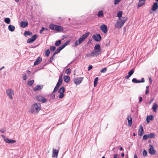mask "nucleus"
Instances as JSON below:
<instances>
[{
    "label": "nucleus",
    "instance_id": "obj_35",
    "mask_svg": "<svg viewBox=\"0 0 158 158\" xmlns=\"http://www.w3.org/2000/svg\"><path fill=\"white\" fill-rule=\"evenodd\" d=\"M34 82V80H31L29 81L27 83V85H28L32 86Z\"/></svg>",
    "mask_w": 158,
    "mask_h": 158
},
{
    "label": "nucleus",
    "instance_id": "obj_53",
    "mask_svg": "<svg viewBox=\"0 0 158 158\" xmlns=\"http://www.w3.org/2000/svg\"><path fill=\"white\" fill-rule=\"evenodd\" d=\"M142 100V98L141 97H140L139 98V102L140 103Z\"/></svg>",
    "mask_w": 158,
    "mask_h": 158
},
{
    "label": "nucleus",
    "instance_id": "obj_64",
    "mask_svg": "<svg viewBox=\"0 0 158 158\" xmlns=\"http://www.w3.org/2000/svg\"><path fill=\"white\" fill-rule=\"evenodd\" d=\"M52 61H53V60H51V59L50 58V60H49V62L51 63V62H52Z\"/></svg>",
    "mask_w": 158,
    "mask_h": 158
},
{
    "label": "nucleus",
    "instance_id": "obj_8",
    "mask_svg": "<svg viewBox=\"0 0 158 158\" xmlns=\"http://www.w3.org/2000/svg\"><path fill=\"white\" fill-rule=\"evenodd\" d=\"M127 20V18H125L123 20H122V19H121V20L117 21L115 24V27L118 28H121L123 26Z\"/></svg>",
    "mask_w": 158,
    "mask_h": 158
},
{
    "label": "nucleus",
    "instance_id": "obj_7",
    "mask_svg": "<svg viewBox=\"0 0 158 158\" xmlns=\"http://www.w3.org/2000/svg\"><path fill=\"white\" fill-rule=\"evenodd\" d=\"M63 75L61 74L59 76V79L52 93H55L57 91L60 86L62 84L63 82Z\"/></svg>",
    "mask_w": 158,
    "mask_h": 158
},
{
    "label": "nucleus",
    "instance_id": "obj_37",
    "mask_svg": "<svg viewBox=\"0 0 158 158\" xmlns=\"http://www.w3.org/2000/svg\"><path fill=\"white\" fill-rule=\"evenodd\" d=\"M10 19L8 18H6L4 20L5 22L7 24L10 23Z\"/></svg>",
    "mask_w": 158,
    "mask_h": 158
},
{
    "label": "nucleus",
    "instance_id": "obj_24",
    "mask_svg": "<svg viewBox=\"0 0 158 158\" xmlns=\"http://www.w3.org/2000/svg\"><path fill=\"white\" fill-rule=\"evenodd\" d=\"M127 120L128 121V125L130 127H131L132 124V118L131 117V115H129L127 117Z\"/></svg>",
    "mask_w": 158,
    "mask_h": 158
},
{
    "label": "nucleus",
    "instance_id": "obj_17",
    "mask_svg": "<svg viewBox=\"0 0 158 158\" xmlns=\"http://www.w3.org/2000/svg\"><path fill=\"white\" fill-rule=\"evenodd\" d=\"M100 29L104 33H106L107 31V27L105 24H103L101 26Z\"/></svg>",
    "mask_w": 158,
    "mask_h": 158
},
{
    "label": "nucleus",
    "instance_id": "obj_58",
    "mask_svg": "<svg viewBox=\"0 0 158 158\" xmlns=\"http://www.w3.org/2000/svg\"><path fill=\"white\" fill-rule=\"evenodd\" d=\"M27 73L28 74H31V72H30V71H29V70H27Z\"/></svg>",
    "mask_w": 158,
    "mask_h": 158
},
{
    "label": "nucleus",
    "instance_id": "obj_50",
    "mask_svg": "<svg viewBox=\"0 0 158 158\" xmlns=\"http://www.w3.org/2000/svg\"><path fill=\"white\" fill-rule=\"evenodd\" d=\"M145 81V80L144 78H142L141 79V81H139V83L141 82H144Z\"/></svg>",
    "mask_w": 158,
    "mask_h": 158
},
{
    "label": "nucleus",
    "instance_id": "obj_19",
    "mask_svg": "<svg viewBox=\"0 0 158 158\" xmlns=\"http://www.w3.org/2000/svg\"><path fill=\"white\" fill-rule=\"evenodd\" d=\"M43 88V86L40 85H37L35 86L33 89V90L35 92H37L41 90Z\"/></svg>",
    "mask_w": 158,
    "mask_h": 158
},
{
    "label": "nucleus",
    "instance_id": "obj_47",
    "mask_svg": "<svg viewBox=\"0 0 158 158\" xmlns=\"http://www.w3.org/2000/svg\"><path fill=\"white\" fill-rule=\"evenodd\" d=\"M143 154L144 156H146L147 155V153L146 150H144L143 151Z\"/></svg>",
    "mask_w": 158,
    "mask_h": 158
},
{
    "label": "nucleus",
    "instance_id": "obj_21",
    "mask_svg": "<svg viewBox=\"0 0 158 158\" xmlns=\"http://www.w3.org/2000/svg\"><path fill=\"white\" fill-rule=\"evenodd\" d=\"M146 0H139V3L137 5V8L141 7L145 4Z\"/></svg>",
    "mask_w": 158,
    "mask_h": 158
},
{
    "label": "nucleus",
    "instance_id": "obj_4",
    "mask_svg": "<svg viewBox=\"0 0 158 158\" xmlns=\"http://www.w3.org/2000/svg\"><path fill=\"white\" fill-rule=\"evenodd\" d=\"M89 34V32H88L82 35L78 41H76L74 44L75 46H77L82 43L87 38Z\"/></svg>",
    "mask_w": 158,
    "mask_h": 158
},
{
    "label": "nucleus",
    "instance_id": "obj_14",
    "mask_svg": "<svg viewBox=\"0 0 158 158\" xmlns=\"http://www.w3.org/2000/svg\"><path fill=\"white\" fill-rule=\"evenodd\" d=\"M59 150L53 148L52 149V157L53 158H57L58 156V154Z\"/></svg>",
    "mask_w": 158,
    "mask_h": 158
},
{
    "label": "nucleus",
    "instance_id": "obj_13",
    "mask_svg": "<svg viewBox=\"0 0 158 158\" xmlns=\"http://www.w3.org/2000/svg\"><path fill=\"white\" fill-rule=\"evenodd\" d=\"M93 38L97 41H99L102 39V37L100 34H96L92 36Z\"/></svg>",
    "mask_w": 158,
    "mask_h": 158
},
{
    "label": "nucleus",
    "instance_id": "obj_32",
    "mask_svg": "<svg viewBox=\"0 0 158 158\" xmlns=\"http://www.w3.org/2000/svg\"><path fill=\"white\" fill-rule=\"evenodd\" d=\"M65 91L64 88V87H62L59 89L58 92L59 93H64Z\"/></svg>",
    "mask_w": 158,
    "mask_h": 158
},
{
    "label": "nucleus",
    "instance_id": "obj_12",
    "mask_svg": "<svg viewBox=\"0 0 158 158\" xmlns=\"http://www.w3.org/2000/svg\"><path fill=\"white\" fill-rule=\"evenodd\" d=\"M156 135L153 133H151L148 134L144 135L143 136V140H146L148 138H155Z\"/></svg>",
    "mask_w": 158,
    "mask_h": 158
},
{
    "label": "nucleus",
    "instance_id": "obj_23",
    "mask_svg": "<svg viewBox=\"0 0 158 158\" xmlns=\"http://www.w3.org/2000/svg\"><path fill=\"white\" fill-rule=\"evenodd\" d=\"M42 61V58L40 57H38L36 60L34 62V65H36L39 64Z\"/></svg>",
    "mask_w": 158,
    "mask_h": 158
},
{
    "label": "nucleus",
    "instance_id": "obj_28",
    "mask_svg": "<svg viewBox=\"0 0 158 158\" xmlns=\"http://www.w3.org/2000/svg\"><path fill=\"white\" fill-rule=\"evenodd\" d=\"M64 80L65 82L68 83L70 80V77L68 76H65L64 77Z\"/></svg>",
    "mask_w": 158,
    "mask_h": 158
},
{
    "label": "nucleus",
    "instance_id": "obj_48",
    "mask_svg": "<svg viewBox=\"0 0 158 158\" xmlns=\"http://www.w3.org/2000/svg\"><path fill=\"white\" fill-rule=\"evenodd\" d=\"M64 96V93H60V95H59L58 97L59 98H61L63 97Z\"/></svg>",
    "mask_w": 158,
    "mask_h": 158
},
{
    "label": "nucleus",
    "instance_id": "obj_41",
    "mask_svg": "<svg viewBox=\"0 0 158 158\" xmlns=\"http://www.w3.org/2000/svg\"><path fill=\"white\" fill-rule=\"evenodd\" d=\"M71 70L69 68L65 70V73H66L67 74H69V73H71Z\"/></svg>",
    "mask_w": 158,
    "mask_h": 158
},
{
    "label": "nucleus",
    "instance_id": "obj_25",
    "mask_svg": "<svg viewBox=\"0 0 158 158\" xmlns=\"http://www.w3.org/2000/svg\"><path fill=\"white\" fill-rule=\"evenodd\" d=\"M28 25V23L25 21H22L20 23V26L23 28L27 27Z\"/></svg>",
    "mask_w": 158,
    "mask_h": 158
},
{
    "label": "nucleus",
    "instance_id": "obj_1",
    "mask_svg": "<svg viewBox=\"0 0 158 158\" xmlns=\"http://www.w3.org/2000/svg\"><path fill=\"white\" fill-rule=\"evenodd\" d=\"M102 52V49H101V46L99 44H96L95 45L94 48V50L92 51L91 54L87 55V56H94L99 55Z\"/></svg>",
    "mask_w": 158,
    "mask_h": 158
},
{
    "label": "nucleus",
    "instance_id": "obj_3",
    "mask_svg": "<svg viewBox=\"0 0 158 158\" xmlns=\"http://www.w3.org/2000/svg\"><path fill=\"white\" fill-rule=\"evenodd\" d=\"M70 41L69 40L63 44L58 47L54 52L52 56L50 58L51 60H53L55 58V55L59 53L60 51L66 47L70 43Z\"/></svg>",
    "mask_w": 158,
    "mask_h": 158
},
{
    "label": "nucleus",
    "instance_id": "obj_27",
    "mask_svg": "<svg viewBox=\"0 0 158 158\" xmlns=\"http://www.w3.org/2000/svg\"><path fill=\"white\" fill-rule=\"evenodd\" d=\"M123 15V12L122 11H119L117 13V16L118 17V20H121V17H122Z\"/></svg>",
    "mask_w": 158,
    "mask_h": 158
},
{
    "label": "nucleus",
    "instance_id": "obj_49",
    "mask_svg": "<svg viewBox=\"0 0 158 158\" xmlns=\"http://www.w3.org/2000/svg\"><path fill=\"white\" fill-rule=\"evenodd\" d=\"M93 67L92 65H89L88 68V70L89 71Z\"/></svg>",
    "mask_w": 158,
    "mask_h": 158
},
{
    "label": "nucleus",
    "instance_id": "obj_46",
    "mask_svg": "<svg viewBox=\"0 0 158 158\" xmlns=\"http://www.w3.org/2000/svg\"><path fill=\"white\" fill-rule=\"evenodd\" d=\"M23 79L24 80H26L27 79V76L26 74H23Z\"/></svg>",
    "mask_w": 158,
    "mask_h": 158
},
{
    "label": "nucleus",
    "instance_id": "obj_51",
    "mask_svg": "<svg viewBox=\"0 0 158 158\" xmlns=\"http://www.w3.org/2000/svg\"><path fill=\"white\" fill-rule=\"evenodd\" d=\"M131 76L129 75H127L125 77V78L128 79Z\"/></svg>",
    "mask_w": 158,
    "mask_h": 158
},
{
    "label": "nucleus",
    "instance_id": "obj_6",
    "mask_svg": "<svg viewBox=\"0 0 158 158\" xmlns=\"http://www.w3.org/2000/svg\"><path fill=\"white\" fill-rule=\"evenodd\" d=\"M63 75L61 74L59 76V79L52 93H55L57 91L60 86L62 84L63 82Z\"/></svg>",
    "mask_w": 158,
    "mask_h": 158
},
{
    "label": "nucleus",
    "instance_id": "obj_57",
    "mask_svg": "<svg viewBox=\"0 0 158 158\" xmlns=\"http://www.w3.org/2000/svg\"><path fill=\"white\" fill-rule=\"evenodd\" d=\"M149 81H150V83H151L152 82V79L151 78V77L149 78Z\"/></svg>",
    "mask_w": 158,
    "mask_h": 158
},
{
    "label": "nucleus",
    "instance_id": "obj_60",
    "mask_svg": "<svg viewBox=\"0 0 158 158\" xmlns=\"http://www.w3.org/2000/svg\"><path fill=\"white\" fill-rule=\"evenodd\" d=\"M119 150L121 151H122L123 150V148L122 147H121L119 148Z\"/></svg>",
    "mask_w": 158,
    "mask_h": 158
},
{
    "label": "nucleus",
    "instance_id": "obj_55",
    "mask_svg": "<svg viewBox=\"0 0 158 158\" xmlns=\"http://www.w3.org/2000/svg\"><path fill=\"white\" fill-rule=\"evenodd\" d=\"M5 130L3 129H2V130H1L0 129V131L2 132V133H3L4 132H5Z\"/></svg>",
    "mask_w": 158,
    "mask_h": 158
},
{
    "label": "nucleus",
    "instance_id": "obj_2",
    "mask_svg": "<svg viewBox=\"0 0 158 158\" xmlns=\"http://www.w3.org/2000/svg\"><path fill=\"white\" fill-rule=\"evenodd\" d=\"M41 106L40 103H35L31 106L30 112L31 113L38 114L41 110Z\"/></svg>",
    "mask_w": 158,
    "mask_h": 158
},
{
    "label": "nucleus",
    "instance_id": "obj_42",
    "mask_svg": "<svg viewBox=\"0 0 158 158\" xmlns=\"http://www.w3.org/2000/svg\"><path fill=\"white\" fill-rule=\"evenodd\" d=\"M147 118H148L149 120H152L153 119L154 116L153 115H150L149 116H148Z\"/></svg>",
    "mask_w": 158,
    "mask_h": 158
},
{
    "label": "nucleus",
    "instance_id": "obj_52",
    "mask_svg": "<svg viewBox=\"0 0 158 158\" xmlns=\"http://www.w3.org/2000/svg\"><path fill=\"white\" fill-rule=\"evenodd\" d=\"M118 156V155L117 154H114V157L113 158H117V156Z\"/></svg>",
    "mask_w": 158,
    "mask_h": 158
},
{
    "label": "nucleus",
    "instance_id": "obj_18",
    "mask_svg": "<svg viewBox=\"0 0 158 158\" xmlns=\"http://www.w3.org/2000/svg\"><path fill=\"white\" fill-rule=\"evenodd\" d=\"M150 148L149 149V152L151 154L154 155L156 153V151L153 148V147L152 144L149 145Z\"/></svg>",
    "mask_w": 158,
    "mask_h": 158
},
{
    "label": "nucleus",
    "instance_id": "obj_30",
    "mask_svg": "<svg viewBox=\"0 0 158 158\" xmlns=\"http://www.w3.org/2000/svg\"><path fill=\"white\" fill-rule=\"evenodd\" d=\"M8 29L9 31H13L15 29V27L13 25H10L8 26Z\"/></svg>",
    "mask_w": 158,
    "mask_h": 158
},
{
    "label": "nucleus",
    "instance_id": "obj_29",
    "mask_svg": "<svg viewBox=\"0 0 158 158\" xmlns=\"http://www.w3.org/2000/svg\"><path fill=\"white\" fill-rule=\"evenodd\" d=\"M157 107V105L156 103H154L153 104V105L152 107V109H153V111L154 112H156V109Z\"/></svg>",
    "mask_w": 158,
    "mask_h": 158
},
{
    "label": "nucleus",
    "instance_id": "obj_26",
    "mask_svg": "<svg viewBox=\"0 0 158 158\" xmlns=\"http://www.w3.org/2000/svg\"><path fill=\"white\" fill-rule=\"evenodd\" d=\"M158 8V6L157 3L156 2L154 3L152 7V11H155Z\"/></svg>",
    "mask_w": 158,
    "mask_h": 158
},
{
    "label": "nucleus",
    "instance_id": "obj_43",
    "mask_svg": "<svg viewBox=\"0 0 158 158\" xmlns=\"http://www.w3.org/2000/svg\"><path fill=\"white\" fill-rule=\"evenodd\" d=\"M45 30H47L48 29L46 28H45L44 27H42L40 31V33L41 34L43 33V32Z\"/></svg>",
    "mask_w": 158,
    "mask_h": 158
},
{
    "label": "nucleus",
    "instance_id": "obj_54",
    "mask_svg": "<svg viewBox=\"0 0 158 158\" xmlns=\"http://www.w3.org/2000/svg\"><path fill=\"white\" fill-rule=\"evenodd\" d=\"M148 92H149L148 90V89H147V90H146V92H145V94H147L148 93Z\"/></svg>",
    "mask_w": 158,
    "mask_h": 158
},
{
    "label": "nucleus",
    "instance_id": "obj_33",
    "mask_svg": "<svg viewBox=\"0 0 158 158\" xmlns=\"http://www.w3.org/2000/svg\"><path fill=\"white\" fill-rule=\"evenodd\" d=\"M32 34L31 32L30 31H26L24 32V35L25 36H27V35H30Z\"/></svg>",
    "mask_w": 158,
    "mask_h": 158
},
{
    "label": "nucleus",
    "instance_id": "obj_5",
    "mask_svg": "<svg viewBox=\"0 0 158 158\" xmlns=\"http://www.w3.org/2000/svg\"><path fill=\"white\" fill-rule=\"evenodd\" d=\"M49 28L51 30L59 31H61L63 30V28L62 27L53 24H51L49 25Z\"/></svg>",
    "mask_w": 158,
    "mask_h": 158
},
{
    "label": "nucleus",
    "instance_id": "obj_36",
    "mask_svg": "<svg viewBox=\"0 0 158 158\" xmlns=\"http://www.w3.org/2000/svg\"><path fill=\"white\" fill-rule=\"evenodd\" d=\"M50 51L48 49L46 50L45 52V54L46 56H48L50 54Z\"/></svg>",
    "mask_w": 158,
    "mask_h": 158
},
{
    "label": "nucleus",
    "instance_id": "obj_62",
    "mask_svg": "<svg viewBox=\"0 0 158 158\" xmlns=\"http://www.w3.org/2000/svg\"><path fill=\"white\" fill-rule=\"evenodd\" d=\"M16 2H19V0H15Z\"/></svg>",
    "mask_w": 158,
    "mask_h": 158
},
{
    "label": "nucleus",
    "instance_id": "obj_15",
    "mask_svg": "<svg viewBox=\"0 0 158 158\" xmlns=\"http://www.w3.org/2000/svg\"><path fill=\"white\" fill-rule=\"evenodd\" d=\"M83 79V77H78L74 79V82L76 85H78L81 82Z\"/></svg>",
    "mask_w": 158,
    "mask_h": 158
},
{
    "label": "nucleus",
    "instance_id": "obj_31",
    "mask_svg": "<svg viewBox=\"0 0 158 158\" xmlns=\"http://www.w3.org/2000/svg\"><path fill=\"white\" fill-rule=\"evenodd\" d=\"M98 77H96L94 81V86L95 87L97 86L98 83Z\"/></svg>",
    "mask_w": 158,
    "mask_h": 158
},
{
    "label": "nucleus",
    "instance_id": "obj_44",
    "mask_svg": "<svg viewBox=\"0 0 158 158\" xmlns=\"http://www.w3.org/2000/svg\"><path fill=\"white\" fill-rule=\"evenodd\" d=\"M121 0H115L114 2V5L118 4Z\"/></svg>",
    "mask_w": 158,
    "mask_h": 158
},
{
    "label": "nucleus",
    "instance_id": "obj_10",
    "mask_svg": "<svg viewBox=\"0 0 158 158\" xmlns=\"http://www.w3.org/2000/svg\"><path fill=\"white\" fill-rule=\"evenodd\" d=\"M2 136L3 139L4 141L7 143H15L16 141L15 140L9 139L8 138H6L3 135H2Z\"/></svg>",
    "mask_w": 158,
    "mask_h": 158
},
{
    "label": "nucleus",
    "instance_id": "obj_63",
    "mask_svg": "<svg viewBox=\"0 0 158 158\" xmlns=\"http://www.w3.org/2000/svg\"><path fill=\"white\" fill-rule=\"evenodd\" d=\"M134 158H137V156L136 155H135L134 156Z\"/></svg>",
    "mask_w": 158,
    "mask_h": 158
},
{
    "label": "nucleus",
    "instance_id": "obj_22",
    "mask_svg": "<svg viewBox=\"0 0 158 158\" xmlns=\"http://www.w3.org/2000/svg\"><path fill=\"white\" fill-rule=\"evenodd\" d=\"M97 16L99 18H103L104 17V15L103 11L102 10H99Z\"/></svg>",
    "mask_w": 158,
    "mask_h": 158
},
{
    "label": "nucleus",
    "instance_id": "obj_38",
    "mask_svg": "<svg viewBox=\"0 0 158 158\" xmlns=\"http://www.w3.org/2000/svg\"><path fill=\"white\" fill-rule=\"evenodd\" d=\"M132 82L135 83H139V81L137 80L136 78H133L132 80Z\"/></svg>",
    "mask_w": 158,
    "mask_h": 158
},
{
    "label": "nucleus",
    "instance_id": "obj_45",
    "mask_svg": "<svg viewBox=\"0 0 158 158\" xmlns=\"http://www.w3.org/2000/svg\"><path fill=\"white\" fill-rule=\"evenodd\" d=\"M106 70L107 68H104L101 70L100 72L102 73H104L106 71Z\"/></svg>",
    "mask_w": 158,
    "mask_h": 158
},
{
    "label": "nucleus",
    "instance_id": "obj_56",
    "mask_svg": "<svg viewBox=\"0 0 158 158\" xmlns=\"http://www.w3.org/2000/svg\"><path fill=\"white\" fill-rule=\"evenodd\" d=\"M146 121L148 123H149V119L148 118H147Z\"/></svg>",
    "mask_w": 158,
    "mask_h": 158
},
{
    "label": "nucleus",
    "instance_id": "obj_59",
    "mask_svg": "<svg viewBox=\"0 0 158 158\" xmlns=\"http://www.w3.org/2000/svg\"><path fill=\"white\" fill-rule=\"evenodd\" d=\"M121 156H122L123 157L124 156V153L123 152L121 154Z\"/></svg>",
    "mask_w": 158,
    "mask_h": 158
},
{
    "label": "nucleus",
    "instance_id": "obj_11",
    "mask_svg": "<svg viewBox=\"0 0 158 158\" xmlns=\"http://www.w3.org/2000/svg\"><path fill=\"white\" fill-rule=\"evenodd\" d=\"M36 97L38 101L42 103H45L47 101V99L42 96L38 95Z\"/></svg>",
    "mask_w": 158,
    "mask_h": 158
},
{
    "label": "nucleus",
    "instance_id": "obj_34",
    "mask_svg": "<svg viewBox=\"0 0 158 158\" xmlns=\"http://www.w3.org/2000/svg\"><path fill=\"white\" fill-rule=\"evenodd\" d=\"M61 41L60 40H59L58 41H57L55 43V45L56 46H59L61 44Z\"/></svg>",
    "mask_w": 158,
    "mask_h": 158
},
{
    "label": "nucleus",
    "instance_id": "obj_9",
    "mask_svg": "<svg viewBox=\"0 0 158 158\" xmlns=\"http://www.w3.org/2000/svg\"><path fill=\"white\" fill-rule=\"evenodd\" d=\"M6 94L11 99L13 98V96L14 95V91L11 89H8L6 91Z\"/></svg>",
    "mask_w": 158,
    "mask_h": 158
},
{
    "label": "nucleus",
    "instance_id": "obj_20",
    "mask_svg": "<svg viewBox=\"0 0 158 158\" xmlns=\"http://www.w3.org/2000/svg\"><path fill=\"white\" fill-rule=\"evenodd\" d=\"M143 134L144 133L143 131V127L142 126H140L139 129L138 135L140 136H142L143 135Z\"/></svg>",
    "mask_w": 158,
    "mask_h": 158
},
{
    "label": "nucleus",
    "instance_id": "obj_40",
    "mask_svg": "<svg viewBox=\"0 0 158 158\" xmlns=\"http://www.w3.org/2000/svg\"><path fill=\"white\" fill-rule=\"evenodd\" d=\"M134 73V71H133V69H132L129 72H128V75H129L130 76H131Z\"/></svg>",
    "mask_w": 158,
    "mask_h": 158
},
{
    "label": "nucleus",
    "instance_id": "obj_16",
    "mask_svg": "<svg viewBox=\"0 0 158 158\" xmlns=\"http://www.w3.org/2000/svg\"><path fill=\"white\" fill-rule=\"evenodd\" d=\"M38 35H34L31 38L28 39L27 41V42L29 43H31L34 42L36 39L37 38Z\"/></svg>",
    "mask_w": 158,
    "mask_h": 158
},
{
    "label": "nucleus",
    "instance_id": "obj_61",
    "mask_svg": "<svg viewBox=\"0 0 158 158\" xmlns=\"http://www.w3.org/2000/svg\"><path fill=\"white\" fill-rule=\"evenodd\" d=\"M146 88L147 89H148V88H149V86L148 85H147V86H146Z\"/></svg>",
    "mask_w": 158,
    "mask_h": 158
},
{
    "label": "nucleus",
    "instance_id": "obj_39",
    "mask_svg": "<svg viewBox=\"0 0 158 158\" xmlns=\"http://www.w3.org/2000/svg\"><path fill=\"white\" fill-rule=\"evenodd\" d=\"M56 47L55 46H50V49L51 51H54L56 49Z\"/></svg>",
    "mask_w": 158,
    "mask_h": 158
}]
</instances>
